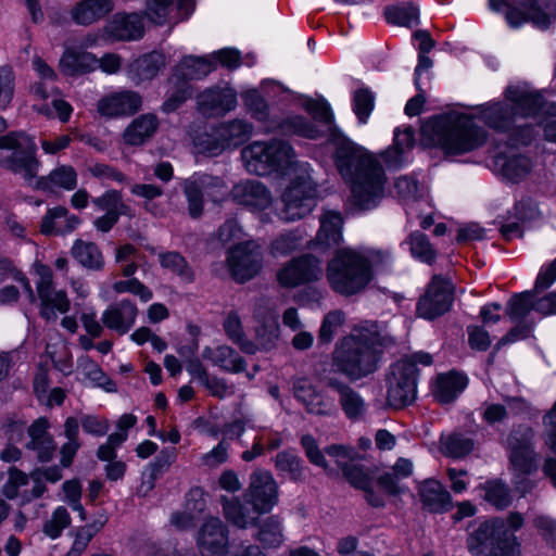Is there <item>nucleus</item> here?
<instances>
[{"instance_id":"1","label":"nucleus","mask_w":556,"mask_h":556,"mask_svg":"<svg viewBox=\"0 0 556 556\" xmlns=\"http://www.w3.org/2000/svg\"><path fill=\"white\" fill-rule=\"evenodd\" d=\"M477 110L480 119L498 131L528 128L523 119L531 117L543 127L546 140L556 142V105L544 102L540 92L526 85L508 86L504 102H489Z\"/></svg>"},{"instance_id":"2","label":"nucleus","mask_w":556,"mask_h":556,"mask_svg":"<svg viewBox=\"0 0 556 556\" xmlns=\"http://www.w3.org/2000/svg\"><path fill=\"white\" fill-rule=\"evenodd\" d=\"M334 164L350 184L352 202L361 210L377 205L383 197L387 176L378 156L349 140L337 144Z\"/></svg>"},{"instance_id":"3","label":"nucleus","mask_w":556,"mask_h":556,"mask_svg":"<svg viewBox=\"0 0 556 556\" xmlns=\"http://www.w3.org/2000/svg\"><path fill=\"white\" fill-rule=\"evenodd\" d=\"M393 344V338L378 332L359 331L346 336L336 344L329 369L350 381L359 380L376 371L382 350Z\"/></svg>"},{"instance_id":"4","label":"nucleus","mask_w":556,"mask_h":556,"mask_svg":"<svg viewBox=\"0 0 556 556\" xmlns=\"http://www.w3.org/2000/svg\"><path fill=\"white\" fill-rule=\"evenodd\" d=\"M421 134L451 156L470 153L481 148L488 139L486 131L477 125L476 115L450 112L433 117L421 127Z\"/></svg>"},{"instance_id":"5","label":"nucleus","mask_w":556,"mask_h":556,"mask_svg":"<svg viewBox=\"0 0 556 556\" xmlns=\"http://www.w3.org/2000/svg\"><path fill=\"white\" fill-rule=\"evenodd\" d=\"M326 278L336 293L355 295L363 292L371 281V263L353 249H338L327 264Z\"/></svg>"},{"instance_id":"6","label":"nucleus","mask_w":556,"mask_h":556,"mask_svg":"<svg viewBox=\"0 0 556 556\" xmlns=\"http://www.w3.org/2000/svg\"><path fill=\"white\" fill-rule=\"evenodd\" d=\"M523 518L513 513L507 520L494 519L482 522L467 540L469 552L473 556H519L517 538L508 532L521 528Z\"/></svg>"},{"instance_id":"7","label":"nucleus","mask_w":556,"mask_h":556,"mask_svg":"<svg viewBox=\"0 0 556 556\" xmlns=\"http://www.w3.org/2000/svg\"><path fill=\"white\" fill-rule=\"evenodd\" d=\"M0 166L21 175L31 184L38 175L40 162L36 157L37 146L25 132L11 131L0 136Z\"/></svg>"},{"instance_id":"8","label":"nucleus","mask_w":556,"mask_h":556,"mask_svg":"<svg viewBox=\"0 0 556 556\" xmlns=\"http://www.w3.org/2000/svg\"><path fill=\"white\" fill-rule=\"evenodd\" d=\"M241 156L248 172L264 176L285 170L293 164L294 152L283 140L254 141L242 149Z\"/></svg>"},{"instance_id":"9","label":"nucleus","mask_w":556,"mask_h":556,"mask_svg":"<svg viewBox=\"0 0 556 556\" xmlns=\"http://www.w3.org/2000/svg\"><path fill=\"white\" fill-rule=\"evenodd\" d=\"M533 433L530 429L522 432H514L507 439L509 459L513 470L515 488L521 494L528 493L533 488L530 473L535 470V455L531 441Z\"/></svg>"},{"instance_id":"10","label":"nucleus","mask_w":556,"mask_h":556,"mask_svg":"<svg viewBox=\"0 0 556 556\" xmlns=\"http://www.w3.org/2000/svg\"><path fill=\"white\" fill-rule=\"evenodd\" d=\"M417 391V357L410 355L397 361L391 368L388 402L395 408L410 404Z\"/></svg>"},{"instance_id":"11","label":"nucleus","mask_w":556,"mask_h":556,"mask_svg":"<svg viewBox=\"0 0 556 556\" xmlns=\"http://www.w3.org/2000/svg\"><path fill=\"white\" fill-rule=\"evenodd\" d=\"M317 190L312 181L295 179L281 195L282 207L279 216L286 222H294L307 216L316 205Z\"/></svg>"},{"instance_id":"12","label":"nucleus","mask_w":556,"mask_h":556,"mask_svg":"<svg viewBox=\"0 0 556 556\" xmlns=\"http://www.w3.org/2000/svg\"><path fill=\"white\" fill-rule=\"evenodd\" d=\"M321 275L320 260L311 253H306L283 263L276 273V280L282 288L294 289L319 280Z\"/></svg>"},{"instance_id":"13","label":"nucleus","mask_w":556,"mask_h":556,"mask_svg":"<svg viewBox=\"0 0 556 556\" xmlns=\"http://www.w3.org/2000/svg\"><path fill=\"white\" fill-rule=\"evenodd\" d=\"M319 381L338 394V403L344 415L352 420L364 417L366 403L358 391L337 375L333 369H323L318 375Z\"/></svg>"},{"instance_id":"14","label":"nucleus","mask_w":556,"mask_h":556,"mask_svg":"<svg viewBox=\"0 0 556 556\" xmlns=\"http://www.w3.org/2000/svg\"><path fill=\"white\" fill-rule=\"evenodd\" d=\"M232 278L242 283L252 279L262 268V252L254 241L232 248L227 257Z\"/></svg>"},{"instance_id":"15","label":"nucleus","mask_w":556,"mask_h":556,"mask_svg":"<svg viewBox=\"0 0 556 556\" xmlns=\"http://www.w3.org/2000/svg\"><path fill=\"white\" fill-rule=\"evenodd\" d=\"M245 496L253 506L254 514L269 511L278 502V485L268 470L256 469L250 476Z\"/></svg>"},{"instance_id":"16","label":"nucleus","mask_w":556,"mask_h":556,"mask_svg":"<svg viewBox=\"0 0 556 556\" xmlns=\"http://www.w3.org/2000/svg\"><path fill=\"white\" fill-rule=\"evenodd\" d=\"M453 302L452 283L441 276H433L425 295L419 301V317L432 320L445 314Z\"/></svg>"},{"instance_id":"17","label":"nucleus","mask_w":556,"mask_h":556,"mask_svg":"<svg viewBox=\"0 0 556 556\" xmlns=\"http://www.w3.org/2000/svg\"><path fill=\"white\" fill-rule=\"evenodd\" d=\"M253 126L243 119L222 123L207 136L205 150L217 154L226 148L238 147L250 138Z\"/></svg>"},{"instance_id":"18","label":"nucleus","mask_w":556,"mask_h":556,"mask_svg":"<svg viewBox=\"0 0 556 556\" xmlns=\"http://www.w3.org/2000/svg\"><path fill=\"white\" fill-rule=\"evenodd\" d=\"M292 391L309 414L330 416L337 412L334 400L319 391L306 377L292 379Z\"/></svg>"},{"instance_id":"19","label":"nucleus","mask_w":556,"mask_h":556,"mask_svg":"<svg viewBox=\"0 0 556 556\" xmlns=\"http://www.w3.org/2000/svg\"><path fill=\"white\" fill-rule=\"evenodd\" d=\"M229 540L228 528L217 517L206 518L198 534V547L202 556H226Z\"/></svg>"},{"instance_id":"20","label":"nucleus","mask_w":556,"mask_h":556,"mask_svg":"<svg viewBox=\"0 0 556 556\" xmlns=\"http://www.w3.org/2000/svg\"><path fill=\"white\" fill-rule=\"evenodd\" d=\"M142 106L141 96L132 90L113 92L98 102V112L106 117H123L136 114Z\"/></svg>"},{"instance_id":"21","label":"nucleus","mask_w":556,"mask_h":556,"mask_svg":"<svg viewBox=\"0 0 556 556\" xmlns=\"http://www.w3.org/2000/svg\"><path fill=\"white\" fill-rule=\"evenodd\" d=\"M320 227L314 240H311L308 248L311 250L326 252L338 248L341 243L343 218L340 213L328 211L320 218Z\"/></svg>"},{"instance_id":"22","label":"nucleus","mask_w":556,"mask_h":556,"mask_svg":"<svg viewBox=\"0 0 556 556\" xmlns=\"http://www.w3.org/2000/svg\"><path fill=\"white\" fill-rule=\"evenodd\" d=\"M198 105L203 115H224L236 108L237 93L231 88L213 87L199 94Z\"/></svg>"},{"instance_id":"23","label":"nucleus","mask_w":556,"mask_h":556,"mask_svg":"<svg viewBox=\"0 0 556 556\" xmlns=\"http://www.w3.org/2000/svg\"><path fill=\"white\" fill-rule=\"evenodd\" d=\"M506 20L511 27H519L530 22L534 27L545 29L551 18L538 4V0H517L516 5L509 8Z\"/></svg>"},{"instance_id":"24","label":"nucleus","mask_w":556,"mask_h":556,"mask_svg":"<svg viewBox=\"0 0 556 556\" xmlns=\"http://www.w3.org/2000/svg\"><path fill=\"white\" fill-rule=\"evenodd\" d=\"M48 429L49 421L45 417L36 419L27 428L29 441L25 444V447L34 451L41 463L51 460L55 452V443Z\"/></svg>"},{"instance_id":"25","label":"nucleus","mask_w":556,"mask_h":556,"mask_svg":"<svg viewBox=\"0 0 556 556\" xmlns=\"http://www.w3.org/2000/svg\"><path fill=\"white\" fill-rule=\"evenodd\" d=\"M415 147V129L412 126H405L403 129L396 128L393 136V144L384 150L380 156L388 168H399L407 160V155Z\"/></svg>"},{"instance_id":"26","label":"nucleus","mask_w":556,"mask_h":556,"mask_svg":"<svg viewBox=\"0 0 556 556\" xmlns=\"http://www.w3.org/2000/svg\"><path fill=\"white\" fill-rule=\"evenodd\" d=\"M105 31L116 40H137L143 36V18L137 13H116L106 24Z\"/></svg>"},{"instance_id":"27","label":"nucleus","mask_w":556,"mask_h":556,"mask_svg":"<svg viewBox=\"0 0 556 556\" xmlns=\"http://www.w3.org/2000/svg\"><path fill=\"white\" fill-rule=\"evenodd\" d=\"M114 10L113 0H80L70 11L72 21L80 26H90Z\"/></svg>"},{"instance_id":"28","label":"nucleus","mask_w":556,"mask_h":556,"mask_svg":"<svg viewBox=\"0 0 556 556\" xmlns=\"http://www.w3.org/2000/svg\"><path fill=\"white\" fill-rule=\"evenodd\" d=\"M231 198L240 205L253 208H264L270 203V193L257 180H245L233 186Z\"/></svg>"},{"instance_id":"29","label":"nucleus","mask_w":556,"mask_h":556,"mask_svg":"<svg viewBox=\"0 0 556 556\" xmlns=\"http://www.w3.org/2000/svg\"><path fill=\"white\" fill-rule=\"evenodd\" d=\"M138 309L129 300H122L109 306L102 315L103 325L116 331L118 334H125L132 327Z\"/></svg>"},{"instance_id":"30","label":"nucleus","mask_w":556,"mask_h":556,"mask_svg":"<svg viewBox=\"0 0 556 556\" xmlns=\"http://www.w3.org/2000/svg\"><path fill=\"white\" fill-rule=\"evenodd\" d=\"M79 224V217L70 214L65 206H55L42 217L40 231L46 236H60L74 231Z\"/></svg>"},{"instance_id":"31","label":"nucleus","mask_w":556,"mask_h":556,"mask_svg":"<svg viewBox=\"0 0 556 556\" xmlns=\"http://www.w3.org/2000/svg\"><path fill=\"white\" fill-rule=\"evenodd\" d=\"M531 168L530 159L515 151L500 153L494 159L495 172L509 181L523 179L531 172Z\"/></svg>"},{"instance_id":"32","label":"nucleus","mask_w":556,"mask_h":556,"mask_svg":"<svg viewBox=\"0 0 556 556\" xmlns=\"http://www.w3.org/2000/svg\"><path fill=\"white\" fill-rule=\"evenodd\" d=\"M203 357L212 362L223 371L239 374L247 369L245 359L231 346L218 345L216 348L206 346L203 350Z\"/></svg>"},{"instance_id":"33","label":"nucleus","mask_w":556,"mask_h":556,"mask_svg":"<svg viewBox=\"0 0 556 556\" xmlns=\"http://www.w3.org/2000/svg\"><path fill=\"white\" fill-rule=\"evenodd\" d=\"M159 128L156 115L148 113L135 118L123 134L124 142L127 146H141L150 140Z\"/></svg>"},{"instance_id":"34","label":"nucleus","mask_w":556,"mask_h":556,"mask_svg":"<svg viewBox=\"0 0 556 556\" xmlns=\"http://www.w3.org/2000/svg\"><path fill=\"white\" fill-rule=\"evenodd\" d=\"M274 464L281 478L288 479L293 483L305 482L307 467L294 451L285 450L277 453Z\"/></svg>"},{"instance_id":"35","label":"nucleus","mask_w":556,"mask_h":556,"mask_svg":"<svg viewBox=\"0 0 556 556\" xmlns=\"http://www.w3.org/2000/svg\"><path fill=\"white\" fill-rule=\"evenodd\" d=\"M468 379L464 374L450 371L437 377L433 395L441 403L454 401L467 387Z\"/></svg>"},{"instance_id":"36","label":"nucleus","mask_w":556,"mask_h":556,"mask_svg":"<svg viewBox=\"0 0 556 556\" xmlns=\"http://www.w3.org/2000/svg\"><path fill=\"white\" fill-rule=\"evenodd\" d=\"M216 70L214 58L207 56H185L176 67L175 78L188 81L202 79Z\"/></svg>"},{"instance_id":"37","label":"nucleus","mask_w":556,"mask_h":556,"mask_svg":"<svg viewBox=\"0 0 556 556\" xmlns=\"http://www.w3.org/2000/svg\"><path fill=\"white\" fill-rule=\"evenodd\" d=\"M71 254L86 269L101 270L104 267L103 254L94 242L77 239L72 247Z\"/></svg>"},{"instance_id":"38","label":"nucleus","mask_w":556,"mask_h":556,"mask_svg":"<svg viewBox=\"0 0 556 556\" xmlns=\"http://www.w3.org/2000/svg\"><path fill=\"white\" fill-rule=\"evenodd\" d=\"M220 503L225 518L233 526L245 529L249 525H253L255 522L256 517L252 515V513H254L253 507L250 508L238 497L229 498L227 496H222Z\"/></svg>"},{"instance_id":"39","label":"nucleus","mask_w":556,"mask_h":556,"mask_svg":"<svg viewBox=\"0 0 556 556\" xmlns=\"http://www.w3.org/2000/svg\"><path fill=\"white\" fill-rule=\"evenodd\" d=\"M414 465L409 459L399 458L391 472H384L378 478V484L390 495H397L404 491L400 482L413 475Z\"/></svg>"},{"instance_id":"40","label":"nucleus","mask_w":556,"mask_h":556,"mask_svg":"<svg viewBox=\"0 0 556 556\" xmlns=\"http://www.w3.org/2000/svg\"><path fill=\"white\" fill-rule=\"evenodd\" d=\"M77 186V173L71 165H61L54 168L48 176H42L36 180V188L49 190L52 187L73 190Z\"/></svg>"},{"instance_id":"41","label":"nucleus","mask_w":556,"mask_h":556,"mask_svg":"<svg viewBox=\"0 0 556 556\" xmlns=\"http://www.w3.org/2000/svg\"><path fill=\"white\" fill-rule=\"evenodd\" d=\"M257 528L256 540L264 548H277L282 544L285 535L279 517L268 516L258 522Z\"/></svg>"},{"instance_id":"42","label":"nucleus","mask_w":556,"mask_h":556,"mask_svg":"<svg viewBox=\"0 0 556 556\" xmlns=\"http://www.w3.org/2000/svg\"><path fill=\"white\" fill-rule=\"evenodd\" d=\"M98 60L89 52L67 50L61 59V65L68 75H81L96 68Z\"/></svg>"},{"instance_id":"43","label":"nucleus","mask_w":556,"mask_h":556,"mask_svg":"<svg viewBox=\"0 0 556 556\" xmlns=\"http://www.w3.org/2000/svg\"><path fill=\"white\" fill-rule=\"evenodd\" d=\"M163 268L170 270L185 283H193L195 273L188 261L178 252H165L159 255Z\"/></svg>"},{"instance_id":"44","label":"nucleus","mask_w":556,"mask_h":556,"mask_svg":"<svg viewBox=\"0 0 556 556\" xmlns=\"http://www.w3.org/2000/svg\"><path fill=\"white\" fill-rule=\"evenodd\" d=\"M419 497L426 508L431 511H440L447 505L450 496L440 482L427 480L419 486Z\"/></svg>"},{"instance_id":"45","label":"nucleus","mask_w":556,"mask_h":556,"mask_svg":"<svg viewBox=\"0 0 556 556\" xmlns=\"http://www.w3.org/2000/svg\"><path fill=\"white\" fill-rule=\"evenodd\" d=\"M165 66V56L156 51L144 54L137 59L132 64V71L139 80H150L154 78L162 67Z\"/></svg>"},{"instance_id":"46","label":"nucleus","mask_w":556,"mask_h":556,"mask_svg":"<svg viewBox=\"0 0 556 556\" xmlns=\"http://www.w3.org/2000/svg\"><path fill=\"white\" fill-rule=\"evenodd\" d=\"M475 447L473 440L459 432H454L441 439V451L443 454L454 458L468 455Z\"/></svg>"},{"instance_id":"47","label":"nucleus","mask_w":556,"mask_h":556,"mask_svg":"<svg viewBox=\"0 0 556 556\" xmlns=\"http://www.w3.org/2000/svg\"><path fill=\"white\" fill-rule=\"evenodd\" d=\"M302 241L303 238L298 231H287L270 242L268 252L273 257H287L300 249Z\"/></svg>"},{"instance_id":"48","label":"nucleus","mask_w":556,"mask_h":556,"mask_svg":"<svg viewBox=\"0 0 556 556\" xmlns=\"http://www.w3.org/2000/svg\"><path fill=\"white\" fill-rule=\"evenodd\" d=\"M535 300L531 292H522L510 298L506 305V313L514 321H520L533 309Z\"/></svg>"},{"instance_id":"49","label":"nucleus","mask_w":556,"mask_h":556,"mask_svg":"<svg viewBox=\"0 0 556 556\" xmlns=\"http://www.w3.org/2000/svg\"><path fill=\"white\" fill-rule=\"evenodd\" d=\"M384 17L393 25L408 27L413 21L417 20V8L414 2L390 5L384 9Z\"/></svg>"},{"instance_id":"50","label":"nucleus","mask_w":556,"mask_h":556,"mask_svg":"<svg viewBox=\"0 0 556 556\" xmlns=\"http://www.w3.org/2000/svg\"><path fill=\"white\" fill-rule=\"evenodd\" d=\"M279 338V325L274 317H268L256 327L255 341L260 349L269 351L276 346Z\"/></svg>"},{"instance_id":"51","label":"nucleus","mask_w":556,"mask_h":556,"mask_svg":"<svg viewBox=\"0 0 556 556\" xmlns=\"http://www.w3.org/2000/svg\"><path fill=\"white\" fill-rule=\"evenodd\" d=\"M72 518L67 509L63 506L58 507L50 519H48L42 527V532L50 539H58L64 529L68 528Z\"/></svg>"},{"instance_id":"52","label":"nucleus","mask_w":556,"mask_h":556,"mask_svg":"<svg viewBox=\"0 0 556 556\" xmlns=\"http://www.w3.org/2000/svg\"><path fill=\"white\" fill-rule=\"evenodd\" d=\"M202 187L193 179H186L182 190L188 202V212L192 218H198L203 213Z\"/></svg>"},{"instance_id":"53","label":"nucleus","mask_w":556,"mask_h":556,"mask_svg":"<svg viewBox=\"0 0 556 556\" xmlns=\"http://www.w3.org/2000/svg\"><path fill=\"white\" fill-rule=\"evenodd\" d=\"M375 105L374 93L367 88H361L353 96V111L361 123H366Z\"/></svg>"},{"instance_id":"54","label":"nucleus","mask_w":556,"mask_h":556,"mask_svg":"<svg viewBox=\"0 0 556 556\" xmlns=\"http://www.w3.org/2000/svg\"><path fill=\"white\" fill-rule=\"evenodd\" d=\"M484 498L496 508H505L510 502L511 497L507 486L500 481H490L484 486Z\"/></svg>"},{"instance_id":"55","label":"nucleus","mask_w":556,"mask_h":556,"mask_svg":"<svg viewBox=\"0 0 556 556\" xmlns=\"http://www.w3.org/2000/svg\"><path fill=\"white\" fill-rule=\"evenodd\" d=\"M305 110L316 122L324 125L328 131L333 129V114L326 101L308 100L305 103Z\"/></svg>"},{"instance_id":"56","label":"nucleus","mask_w":556,"mask_h":556,"mask_svg":"<svg viewBox=\"0 0 556 556\" xmlns=\"http://www.w3.org/2000/svg\"><path fill=\"white\" fill-rule=\"evenodd\" d=\"M174 8V0H149L146 15L156 25H164L169 22V12Z\"/></svg>"},{"instance_id":"57","label":"nucleus","mask_w":556,"mask_h":556,"mask_svg":"<svg viewBox=\"0 0 556 556\" xmlns=\"http://www.w3.org/2000/svg\"><path fill=\"white\" fill-rule=\"evenodd\" d=\"M176 458L177 451L175 447L163 448L154 458V460L149 465L151 480L155 481L159 477L166 472L172 464L176 460Z\"/></svg>"},{"instance_id":"58","label":"nucleus","mask_w":556,"mask_h":556,"mask_svg":"<svg viewBox=\"0 0 556 556\" xmlns=\"http://www.w3.org/2000/svg\"><path fill=\"white\" fill-rule=\"evenodd\" d=\"M344 315L340 311L329 312L323 319L318 340L320 343H329L333 339V336L338 328L343 324Z\"/></svg>"},{"instance_id":"59","label":"nucleus","mask_w":556,"mask_h":556,"mask_svg":"<svg viewBox=\"0 0 556 556\" xmlns=\"http://www.w3.org/2000/svg\"><path fill=\"white\" fill-rule=\"evenodd\" d=\"M8 475L9 479L2 488V493L7 498L14 500L18 496V489L28 484L30 475H26L16 467H10Z\"/></svg>"},{"instance_id":"60","label":"nucleus","mask_w":556,"mask_h":556,"mask_svg":"<svg viewBox=\"0 0 556 556\" xmlns=\"http://www.w3.org/2000/svg\"><path fill=\"white\" fill-rule=\"evenodd\" d=\"M301 446L307 459L315 466L328 469V463L313 435L305 434L301 438Z\"/></svg>"},{"instance_id":"61","label":"nucleus","mask_w":556,"mask_h":556,"mask_svg":"<svg viewBox=\"0 0 556 556\" xmlns=\"http://www.w3.org/2000/svg\"><path fill=\"white\" fill-rule=\"evenodd\" d=\"M113 289L117 293L130 292L144 302L152 298V291L136 278L117 281L113 285Z\"/></svg>"},{"instance_id":"62","label":"nucleus","mask_w":556,"mask_h":556,"mask_svg":"<svg viewBox=\"0 0 556 556\" xmlns=\"http://www.w3.org/2000/svg\"><path fill=\"white\" fill-rule=\"evenodd\" d=\"M14 74L10 67L0 68V109H5L13 99Z\"/></svg>"},{"instance_id":"63","label":"nucleus","mask_w":556,"mask_h":556,"mask_svg":"<svg viewBox=\"0 0 556 556\" xmlns=\"http://www.w3.org/2000/svg\"><path fill=\"white\" fill-rule=\"evenodd\" d=\"M190 93L188 91V85L186 81H179L176 88L168 94L167 99L162 105V110L165 113L176 111L188 98Z\"/></svg>"},{"instance_id":"64","label":"nucleus","mask_w":556,"mask_h":556,"mask_svg":"<svg viewBox=\"0 0 556 556\" xmlns=\"http://www.w3.org/2000/svg\"><path fill=\"white\" fill-rule=\"evenodd\" d=\"M80 426L86 433L103 437L110 429L108 419L94 415H85L80 419Z\"/></svg>"}]
</instances>
